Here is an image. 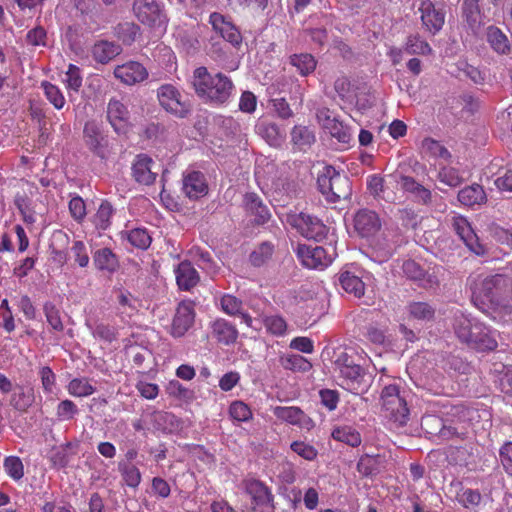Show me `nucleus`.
Instances as JSON below:
<instances>
[{
	"label": "nucleus",
	"instance_id": "nucleus-15",
	"mask_svg": "<svg viewBox=\"0 0 512 512\" xmlns=\"http://www.w3.org/2000/svg\"><path fill=\"white\" fill-rule=\"evenodd\" d=\"M156 164L145 154L137 155L132 163V176L136 182L143 185H151L155 182L158 172Z\"/></svg>",
	"mask_w": 512,
	"mask_h": 512
},
{
	"label": "nucleus",
	"instance_id": "nucleus-46",
	"mask_svg": "<svg viewBox=\"0 0 512 512\" xmlns=\"http://www.w3.org/2000/svg\"><path fill=\"white\" fill-rule=\"evenodd\" d=\"M273 413L278 419L293 425L301 424L305 417L304 413L297 407L277 406L273 409Z\"/></svg>",
	"mask_w": 512,
	"mask_h": 512
},
{
	"label": "nucleus",
	"instance_id": "nucleus-31",
	"mask_svg": "<svg viewBox=\"0 0 512 512\" xmlns=\"http://www.w3.org/2000/svg\"><path fill=\"white\" fill-rule=\"evenodd\" d=\"M486 39L496 53L507 54L510 51L509 40L498 27L489 26L486 31Z\"/></svg>",
	"mask_w": 512,
	"mask_h": 512
},
{
	"label": "nucleus",
	"instance_id": "nucleus-30",
	"mask_svg": "<svg viewBox=\"0 0 512 512\" xmlns=\"http://www.w3.org/2000/svg\"><path fill=\"white\" fill-rule=\"evenodd\" d=\"M458 200L465 206L480 205L486 201V194L482 186L473 184L459 191Z\"/></svg>",
	"mask_w": 512,
	"mask_h": 512
},
{
	"label": "nucleus",
	"instance_id": "nucleus-20",
	"mask_svg": "<svg viewBox=\"0 0 512 512\" xmlns=\"http://www.w3.org/2000/svg\"><path fill=\"white\" fill-rule=\"evenodd\" d=\"M194 317L195 314L192 305L185 302L180 303L172 321L171 334L174 337L183 336L192 326Z\"/></svg>",
	"mask_w": 512,
	"mask_h": 512
},
{
	"label": "nucleus",
	"instance_id": "nucleus-61",
	"mask_svg": "<svg viewBox=\"0 0 512 512\" xmlns=\"http://www.w3.org/2000/svg\"><path fill=\"white\" fill-rule=\"evenodd\" d=\"M92 334L95 338L111 342L116 337V330L114 327L104 323H98L94 328H91Z\"/></svg>",
	"mask_w": 512,
	"mask_h": 512
},
{
	"label": "nucleus",
	"instance_id": "nucleus-57",
	"mask_svg": "<svg viewBox=\"0 0 512 512\" xmlns=\"http://www.w3.org/2000/svg\"><path fill=\"white\" fill-rule=\"evenodd\" d=\"M230 416L239 422H245L252 418V412L247 404L242 401H234L229 407Z\"/></svg>",
	"mask_w": 512,
	"mask_h": 512
},
{
	"label": "nucleus",
	"instance_id": "nucleus-11",
	"mask_svg": "<svg viewBox=\"0 0 512 512\" xmlns=\"http://www.w3.org/2000/svg\"><path fill=\"white\" fill-rule=\"evenodd\" d=\"M318 123L339 143L348 145L352 141V133L350 128L340 122L327 108L317 111Z\"/></svg>",
	"mask_w": 512,
	"mask_h": 512
},
{
	"label": "nucleus",
	"instance_id": "nucleus-12",
	"mask_svg": "<svg viewBox=\"0 0 512 512\" xmlns=\"http://www.w3.org/2000/svg\"><path fill=\"white\" fill-rule=\"evenodd\" d=\"M83 134L85 144L94 154L101 158L108 157L109 140L97 122L88 121L84 126Z\"/></svg>",
	"mask_w": 512,
	"mask_h": 512
},
{
	"label": "nucleus",
	"instance_id": "nucleus-9",
	"mask_svg": "<svg viewBox=\"0 0 512 512\" xmlns=\"http://www.w3.org/2000/svg\"><path fill=\"white\" fill-rule=\"evenodd\" d=\"M296 255L305 267L323 269L333 262L336 253L334 249L329 252L322 246L299 244L296 248Z\"/></svg>",
	"mask_w": 512,
	"mask_h": 512
},
{
	"label": "nucleus",
	"instance_id": "nucleus-23",
	"mask_svg": "<svg viewBox=\"0 0 512 512\" xmlns=\"http://www.w3.org/2000/svg\"><path fill=\"white\" fill-rule=\"evenodd\" d=\"M175 276L179 288L186 291L196 286L200 280L197 270L188 261L179 263Z\"/></svg>",
	"mask_w": 512,
	"mask_h": 512
},
{
	"label": "nucleus",
	"instance_id": "nucleus-49",
	"mask_svg": "<svg viewBox=\"0 0 512 512\" xmlns=\"http://www.w3.org/2000/svg\"><path fill=\"white\" fill-rule=\"evenodd\" d=\"M47 100L57 109L60 110L65 105V98L60 88L50 82L44 81L41 84Z\"/></svg>",
	"mask_w": 512,
	"mask_h": 512
},
{
	"label": "nucleus",
	"instance_id": "nucleus-1",
	"mask_svg": "<svg viewBox=\"0 0 512 512\" xmlns=\"http://www.w3.org/2000/svg\"><path fill=\"white\" fill-rule=\"evenodd\" d=\"M471 298L474 305L483 312L499 305L501 297L511 286L510 279L503 274L475 272L468 278Z\"/></svg>",
	"mask_w": 512,
	"mask_h": 512
},
{
	"label": "nucleus",
	"instance_id": "nucleus-35",
	"mask_svg": "<svg viewBox=\"0 0 512 512\" xmlns=\"http://www.w3.org/2000/svg\"><path fill=\"white\" fill-rule=\"evenodd\" d=\"M279 362L284 369L291 371L307 372L312 368V364L299 354L282 355Z\"/></svg>",
	"mask_w": 512,
	"mask_h": 512
},
{
	"label": "nucleus",
	"instance_id": "nucleus-60",
	"mask_svg": "<svg viewBox=\"0 0 512 512\" xmlns=\"http://www.w3.org/2000/svg\"><path fill=\"white\" fill-rule=\"evenodd\" d=\"M383 242L377 239L373 244V248L381 253L384 259L389 258L396 248V242L388 239L389 234L383 233Z\"/></svg>",
	"mask_w": 512,
	"mask_h": 512
},
{
	"label": "nucleus",
	"instance_id": "nucleus-41",
	"mask_svg": "<svg viewBox=\"0 0 512 512\" xmlns=\"http://www.w3.org/2000/svg\"><path fill=\"white\" fill-rule=\"evenodd\" d=\"M69 258L80 268L89 265L90 257L86 244L83 241H74L69 249Z\"/></svg>",
	"mask_w": 512,
	"mask_h": 512
},
{
	"label": "nucleus",
	"instance_id": "nucleus-2",
	"mask_svg": "<svg viewBox=\"0 0 512 512\" xmlns=\"http://www.w3.org/2000/svg\"><path fill=\"white\" fill-rule=\"evenodd\" d=\"M191 84L197 96L205 103L222 105L234 94V84L230 77L223 73L211 74L206 67L194 70Z\"/></svg>",
	"mask_w": 512,
	"mask_h": 512
},
{
	"label": "nucleus",
	"instance_id": "nucleus-29",
	"mask_svg": "<svg viewBox=\"0 0 512 512\" xmlns=\"http://www.w3.org/2000/svg\"><path fill=\"white\" fill-rule=\"evenodd\" d=\"M93 263L98 270L108 273L115 272L119 267L117 256L109 248H101L95 251Z\"/></svg>",
	"mask_w": 512,
	"mask_h": 512
},
{
	"label": "nucleus",
	"instance_id": "nucleus-36",
	"mask_svg": "<svg viewBox=\"0 0 512 512\" xmlns=\"http://www.w3.org/2000/svg\"><path fill=\"white\" fill-rule=\"evenodd\" d=\"M331 435L334 440L346 443L352 447H357L361 444L360 433L351 426L337 427L332 431Z\"/></svg>",
	"mask_w": 512,
	"mask_h": 512
},
{
	"label": "nucleus",
	"instance_id": "nucleus-24",
	"mask_svg": "<svg viewBox=\"0 0 512 512\" xmlns=\"http://www.w3.org/2000/svg\"><path fill=\"white\" fill-rule=\"evenodd\" d=\"M220 304L224 313L230 316H239L248 327L258 329L254 325V320L252 319V317L248 313L243 312L242 301L236 298L235 296L230 294L224 295L221 298Z\"/></svg>",
	"mask_w": 512,
	"mask_h": 512
},
{
	"label": "nucleus",
	"instance_id": "nucleus-28",
	"mask_svg": "<svg viewBox=\"0 0 512 512\" xmlns=\"http://www.w3.org/2000/svg\"><path fill=\"white\" fill-rule=\"evenodd\" d=\"M338 282L345 292L358 298L364 295V282L362 281L361 277L355 273L351 271H342L339 274Z\"/></svg>",
	"mask_w": 512,
	"mask_h": 512
},
{
	"label": "nucleus",
	"instance_id": "nucleus-19",
	"mask_svg": "<svg viewBox=\"0 0 512 512\" xmlns=\"http://www.w3.org/2000/svg\"><path fill=\"white\" fill-rule=\"evenodd\" d=\"M419 12L421 13L422 24L429 32L435 34L444 25L445 14L441 10L436 9L431 0H423L420 4Z\"/></svg>",
	"mask_w": 512,
	"mask_h": 512
},
{
	"label": "nucleus",
	"instance_id": "nucleus-3",
	"mask_svg": "<svg viewBox=\"0 0 512 512\" xmlns=\"http://www.w3.org/2000/svg\"><path fill=\"white\" fill-rule=\"evenodd\" d=\"M454 330L462 342L476 350L491 351L497 347V341L490 335L488 328L463 313L455 316Z\"/></svg>",
	"mask_w": 512,
	"mask_h": 512
},
{
	"label": "nucleus",
	"instance_id": "nucleus-48",
	"mask_svg": "<svg viewBox=\"0 0 512 512\" xmlns=\"http://www.w3.org/2000/svg\"><path fill=\"white\" fill-rule=\"evenodd\" d=\"M437 179L442 184L449 187H457L463 182V177L456 168L450 166H441L438 171Z\"/></svg>",
	"mask_w": 512,
	"mask_h": 512
},
{
	"label": "nucleus",
	"instance_id": "nucleus-4",
	"mask_svg": "<svg viewBox=\"0 0 512 512\" xmlns=\"http://www.w3.org/2000/svg\"><path fill=\"white\" fill-rule=\"evenodd\" d=\"M317 184L326 200L332 203L345 200L351 195V183L347 175L332 166H325L319 172Z\"/></svg>",
	"mask_w": 512,
	"mask_h": 512
},
{
	"label": "nucleus",
	"instance_id": "nucleus-26",
	"mask_svg": "<svg viewBox=\"0 0 512 512\" xmlns=\"http://www.w3.org/2000/svg\"><path fill=\"white\" fill-rule=\"evenodd\" d=\"M122 51L120 45L109 42V41H99L95 43L92 47V57L95 61L105 64L111 61L113 58L118 56Z\"/></svg>",
	"mask_w": 512,
	"mask_h": 512
},
{
	"label": "nucleus",
	"instance_id": "nucleus-42",
	"mask_svg": "<svg viewBox=\"0 0 512 512\" xmlns=\"http://www.w3.org/2000/svg\"><path fill=\"white\" fill-rule=\"evenodd\" d=\"M82 81L83 78L80 68L74 64H69L63 82L66 86V89L68 90V94L71 99V92L77 93L82 86Z\"/></svg>",
	"mask_w": 512,
	"mask_h": 512
},
{
	"label": "nucleus",
	"instance_id": "nucleus-56",
	"mask_svg": "<svg viewBox=\"0 0 512 512\" xmlns=\"http://www.w3.org/2000/svg\"><path fill=\"white\" fill-rule=\"evenodd\" d=\"M78 413L77 405L69 399L59 402L56 408V416L61 421L72 420Z\"/></svg>",
	"mask_w": 512,
	"mask_h": 512
},
{
	"label": "nucleus",
	"instance_id": "nucleus-32",
	"mask_svg": "<svg viewBox=\"0 0 512 512\" xmlns=\"http://www.w3.org/2000/svg\"><path fill=\"white\" fill-rule=\"evenodd\" d=\"M246 490L256 505L271 504L273 501V495L269 488L258 480L249 481Z\"/></svg>",
	"mask_w": 512,
	"mask_h": 512
},
{
	"label": "nucleus",
	"instance_id": "nucleus-54",
	"mask_svg": "<svg viewBox=\"0 0 512 512\" xmlns=\"http://www.w3.org/2000/svg\"><path fill=\"white\" fill-rule=\"evenodd\" d=\"M129 243L139 249H146L151 244V237L146 229L136 228L127 233Z\"/></svg>",
	"mask_w": 512,
	"mask_h": 512
},
{
	"label": "nucleus",
	"instance_id": "nucleus-37",
	"mask_svg": "<svg viewBox=\"0 0 512 512\" xmlns=\"http://www.w3.org/2000/svg\"><path fill=\"white\" fill-rule=\"evenodd\" d=\"M35 396L33 388L19 387L10 400L11 405L19 410L25 411L34 403Z\"/></svg>",
	"mask_w": 512,
	"mask_h": 512
},
{
	"label": "nucleus",
	"instance_id": "nucleus-25",
	"mask_svg": "<svg viewBox=\"0 0 512 512\" xmlns=\"http://www.w3.org/2000/svg\"><path fill=\"white\" fill-rule=\"evenodd\" d=\"M211 329L213 337L221 344L231 345L238 338L236 327L225 319L215 320L211 325Z\"/></svg>",
	"mask_w": 512,
	"mask_h": 512
},
{
	"label": "nucleus",
	"instance_id": "nucleus-59",
	"mask_svg": "<svg viewBox=\"0 0 512 512\" xmlns=\"http://www.w3.org/2000/svg\"><path fill=\"white\" fill-rule=\"evenodd\" d=\"M290 447L293 452L308 461L314 460L318 454L317 450L312 445L301 441H294L291 443Z\"/></svg>",
	"mask_w": 512,
	"mask_h": 512
},
{
	"label": "nucleus",
	"instance_id": "nucleus-13",
	"mask_svg": "<svg viewBox=\"0 0 512 512\" xmlns=\"http://www.w3.org/2000/svg\"><path fill=\"white\" fill-rule=\"evenodd\" d=\"M209 23L212 29L232 46L239 47L241 45L242 34L229 17L213 12L209 16Z\"/></svg>",
	"mask_w": 512,
	"mask_h": 512
},
{
	"label": "nucleus",
	"instance_id": "nucleus-8",
	"mask_svg": "<svg viewBox=\"0 0 512 512\" xmlns=\"http://www.w3.org/2000/svg\"><path fill=\"white\" fill-rule=\"evenodd\" d=\"M287 223L295 228L303 237L320 241L326 235L327 228L322 221L305 213H290Z\"/></svg>",
	"mask_w": 512,
	"mask_h": 512
},
{
	"label": "nucleus",
	"instance_id": "nucleus-27",
	"mask_svg": "<svg viewBox=\"0 0 512 512\" xmlns=\"http://www.w3.org/2000/svg\"><path fill=\"white\" fill-rule=\"evenodd\" d=\"M245 208L254 215V221L257 224H264L270 218L268 208L262 203L261 199L254 193H248L244 198Z\"/></svg>",
	"mask_w": 512,
	"mask_h": 512
},
{
	"label": "nucleus",
	"instance_id": "nucleus-17",
	"mask_svg": "<svg viewBox=\"0 0 512 512\" xmlns=\"http://www.w3.org/2000/svg\"><path fill=\"white\" fill-rule=\"evenodd\" d=\"M381 220L378 214L369 209H361L354 216V229L365 238L372 237L381 228Z\"/></svg>",
	"mask_w": 512,
	"mask_h": 512
},
{
	"label": "nucleus",
	"instance_id": "nucleus-43",
	"mask_svg": "<svg viewBox=\"0 0 512 512\" xmlns=\"http://www.w3.org/2000/svg\"><path fill=\"white\" fill-rule=\"evenodd\" d=\"M118 469L127 486L132 488L139 486L142 476L139 469L135 465L127 462H119Z\"/></svg>",
	"mask_w": 512,
	"mask_h": 512
},
{
	"label": "nucleus",
	"instance_id": "nucleus-22",
	"mask_svg": "<svg viewBox=\"0 0 512 512\" xmlns=\"http://www.w3.org/2000/svg\"><path fill=\"white\" fill-rule=\"evenodd\" d=\"M182 190L190 199H198L208 192L205 177L198 171H192L184 176Z\"/></svg>",
	"mask_w": 512,
	"mask_h": 512
},
{
	"label": "nucleus",
	"instance_id": "nucleus-51",
	"mask_svg": "<svg viewBox=\"0 0 512 512\" xmlns=\"http://www.w3.org/2000/svg\"><path fill=\"white\" fill-rule=\"evenodd\" d=\"M422 151L429 156L448 160L451 155L449 151L438 141L426 138L422 142Z\"/></svg>",
	"mask_w": 512,
	"mask_h": 512
},
{
	"label": "nucleus",
	"instance_id": "nucleus-40",
	"mask_svg": "<svg viewBox=\"0 0 512 512\" xmlns=\"http://www.w3.org/2000/svg\"><path fill=\"white\" fill-rule=\"evenodd\" d=\"M455 498L457 502L466 509H475L482 501L481 493L471 488H461Z\"/></svg>",
	"mask_w": 512,
	"mask_h": 512
},
{
	"label": "nucleus",
	"instance_id": "nucleus-63",
	"mask_svg": "<svg viewBox=\"0 0 512 512\" xmlns=\"http://www.w3.org/2000/svg\"><path fill=\"white\" fill-rule=\"evenodd\" d=\"M499 457L504 470L512 475V442H506L500 448Z\"/></svg>",
	"mask_w": 512,
	"mask_h": 512
},
{
	"label": "nucleus",
	"instance_id": "nucleus-52",
	"mask_svg": "<svg viewBox=\"0 0 512 512\" xmlns=\"http://www.w3.org/2000/svg\"><path fill=\"white\" fill-rule=\"evenodd\" d=\"M431 51L430 45L417 35L409 36L404 46V52L410 55H428Z\"/></svg>",
	"mask_w": 512,
	"mask_h": 512
},
{
	"label": "nucleus",
	"instance_id": "nucleus-58",
	"mask_svg": "<svg viewBox=\"0 0 512 512\" xmlns=\"http://www.w3.org/2000/svg\"><path fill=\"white\" fill-rule=\"evenodd\" d=\"M39 376L43 391L52 394L56 388V375L48 366H43L39 370Z\"/></svg>",
	"mask_w": 512,
	"mask_h": 512
},
{
	"label": "nucleus",
	"instance_id": "nucleus-45",
	"mask_svg": "<svg viewBox=\"0 0 512 512\" xmlns=\"http://www.w3.org/2000/svg\"><path fill=\"white\" fill-rule=\"evenodd\" d=\"M274 253V245L270 242H263L256 247L250 255L253 266L260 267L267 263Z\"/></svg>",
	"mask_w": 512,
	"mask_h": 512
},
{
	"label": "nucleus",
	"instance_id": "nucleus-7",
	"mask_svg": "<svg viewBox=\"0 0 512 512\" xmlns=\"http://www.w3.org/2000/svg\"><path fill=\"white\" fill-rule=\"evenodd\" d=\"M157 99L159 105L169 114L177 118H185L191 111L190 104L183 98L181 92L172 84L158 87Z\"/></svg>",
	"mask_w": 512,
	"mask_h": 512
},
{
	"label": "nucleus",
	"instance_id": "nucleus-50",
	"mask_svg": "<svg viewBox=\"0 0 512 512\" xmlns=\"http://www.w3.org/2000/svg\"><path fill=\"white\" fill-rule=\"evenodd\" d=\"M3 468L6 474L15 481H19L24 476V465L17 456H8L4 459Z\"/></svg>",
	"mask_w": 512,
	"mask_h": 512
},
{
	"label": "nucleus",
	"instance_id": "nucleus-14",
	"mask_svg": "<svg viewBox=\"0 0 512 512\" xmlns=\"http://www.w3.org/2000/svg\"><path fill=\"white\" fill-rule=\"evenodd\" d=\"M107 118L118 134H126L131 126L127 107L118 99H111L107 107Z\"/></svg>",
	"mask_w": 512,
	"mask_h": 512
},
{
	"label": "nucleus",
	"instance_id": "nucleus-34",
	"mask_svg": "<svg viewBox=\"0 0 512 512\" xmlns=\"http://www.w3.org/2000/svg\"><path fill=\"white\" fill-rule=\"evenodd\" d=\"M67 391L74 397H88L95 393L96 388L86 377L73 378L67 385Z\"/></svg>",
	"mask_w": 512,
	"mask_h": 512
},
{
	"label": "nucleus",
	"instance_id": "nucleus-18",
	"mask_svg": "<svg viewBox=\"0 0 512 512\" xmlns=\"http://www.w3.org/2000/svg\"><path fill=\"white\" fill-rule=\"evenodd\" d=\"M114 76L125 85H135L148 77L147 69L139 62L128 61L114 69Z\"/></svg>",
	"mask_w": 512,
	"mask_h": 512
},
{
	"label": "nucleus",
	"instance_id": "nucleus-44",
	"mask_svg": "<svg viewBox=\"0 0 512 512\" xmlns=\"http://www.w3.org/2000/svg\"><path fill=\"white\" fill-rule=\"evenodd\" d=\"M408 312L411 318L419 321L433 319L435 309L426 302H412L408 305Z\"/></svg>",
	"mask_w": 512,
	"mask_h": 512
},
{
	"label": "nucleus",
	"instance_id": "nucleus-55",
	"mask_svg": "<svg viewBox=\"0 0 512 512\" xmlns=\"http://www.w3.org/2000/svg\"><path fill=\"white\" fill-rule=\"evenodd\" d=\"M112 213V206L108 202L101 203L93 219L95 226L98 229H107L110 225V218Z\"/></svg>",
	"mask_w": 512,
	"mask_h": 512
},
{
	"label": "nucleus",
	"instance_id": "nucleus-5",
	"mask_svg": "<svg viewBox=\"0 0 512 512\" xmlns=\"http://www.w3.org/2000/svg\"><path fill=\"white\" fill-rule=\"evenodd\" d=\"M382 408L386 416L395 423L403 426L409 420V409L407 407L406 392L401 391L399 386L391 384L382 389Z\"/></svg>",
	"mask_w": 512,
	"mask_h": 512
},
{
	"label": "nucleus",
	"instance_id": "nucleus-38",
	"mask_svg": "<svg viewBox=\"0 0 512 512\" xmlns=\"http://www.w3.org/2000/svg\"><path fill=\"white\" fill-rule=\"evenodd\" d=\"M261 323L266 331L274 336H284L287 331V323L283 317L279 315H262Z\"/></svg>",
	"mask_w": 512,
	"mask_h": 512
},
{
	"label": "nucleus",
	"instance_id": "nucleus-62",
	"mask_svg": "<svg viewBox=\"0 0 512 512\" xmlns=\"http://www.w3.org/2000/svg\"><path fill=\"white\" fill-rule=\"evenodd\" d=\"M26 40L32 46H46L47 33L43 27L38 26L27 33Z\"/></svg>",
	"mask_w": 512,
	"mask_h": 512
},
{
	"label": "nucleus",
	"instance_id": "nucleus-64",
	"mask_svg": "<svg viewBox=\"0 0 512 512\" xmlns=\"http://www.w3.org/2000/svg\"><path fill=\"white\" fill-rule=\"evenodd\" d=\"M496 187L501 191L512 193V164H508L503 174L495 180Z\"/></svg>",
	"mask_w": 512,
	"mask_h": 512
},
{
	"label": "nucleus",
	"instance_id": "nucleus-21",
	"mask_svg": "<svg viewBox=\"0 0 512 512\" xmlns=\"http://www.w3.org/2000/svg\"><path fill=\"white\" fill-rule=\"evenodd\" d=\"M461 9L464 22L474 34H477L485 24L479 0H463Z\"/></svg>",
	"mask_w": 512,
	"mask_h": 512
},
{
	"label": "nucleus",
	"instance_id": "nucleus-16",
	"mask_svg": "<svg viewBox=\"0 0 512 512\" xmlns=\"http://www.w3.org/2000/svg\"><path fill=\"white\" fill-rule=\"evenodd\" d=\"M453 227L470 251L478 256L485 254V247L479 242L476 233L466 218L455 216L453 218Z\"/></svg>",
	"mask_w": 512,
	"mask_h": 512
},
{
	"label": "nucleus",
	"instance_id": "nucleus-10",
	"mask_svg": "<svg viewBox=\"0 0 512 512\" xmlns=\"http://www.w3.org/2000/svg\"><path fill=\"white\" fill-rule=\"evenodd\" d=\"M133 11L136 18L149 27H162L166 24L167 18L155 0H134Z\"/></svg>",
	"mask_w": 512,
	"mask_h": 512
},
{
	"label": "nucleus",
	"instance_id": "nucleus-47",
	"mask_svg": "<svg viewBox=\"0 0 512 512\" xmlns=\"http://www.w3.org/2000/svg\"><path fill=\"white\" fill-rule=\"evenodd\" d=\"M43 312L48 325L53 331L62 332L64 330V324L60 315V311L52 302H46L43 305Z\"/></svg>",
	"mask_w": 512,
	"mask_h": 512
},
{
	"label": "nucleus",
	"instance_id": "nucleus-33",
	"mask_svg": "<svg viewBox=\"0 0 512 512\" xmlns=\"http://www.w3.org/2000/svg\"><path fill=\"white\" fill-rule=\"evenodd\" d=\"M291 141L299 150H306L315 142V134L307 126L296 125L291 131Z\"/></svg>",
	"mask_w": 512,
	"mask_h": 512
},
{
	"label": "nucleus",
	"instance_id": "nucleus-39",
	"mask_svg": "<svg viewBox=\"0 0 512 512\" xmlns=\"http://www.w3.org/2000/svg\"><path fill=\"white\" fill-rule=\"evenodd\" d=\"M290 63L302 76H306L312 73L315 70L317 64L314 57L308 53L292 55L290 57Z\"/></svg>",
	"mask_w": 512,
	"mask_h": 512
},
{
	"label": "nucleus",
	"instance_id": "nucleus-6",
	"mask_svg": "<svg viewBox=\"0 0 512 512\" xmlns=\"http://www.w3.org/2000/svg\"><path fill=\"white\" fill-rule=\"evenodd\" d=\"M335 366L341 375L343 387L354 394L364 391L366 387L363 384L364 370L355 363L352 355L347 351H341L336 357Z\"/></svg>",
	"mask_w": 512,
	"mask_h": 512
},
{
	"label": "nucleus",
	"instance_id": "nucleus-53",
	"mask_svg": "<svg viewBox=\"0 0 512 512\" xmlns=\"http://www.w3.org/2000/svg\"><path fill=\"white\" fill-rule=\"evenodd\" d=\"M257 131L262 135L271 145L277 144L282 139V134L279 127L272 122H261L257 125Z\"/></svg>",
	"mask_w": 512,
	"mask_h": 512
}]
</instances>
